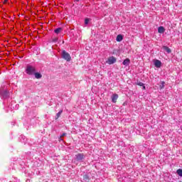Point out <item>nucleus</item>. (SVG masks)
Masks as SVG:
<instances>
[{
    "label": "nucleus",
    "mask_w": 182,
    "mask_h": 182,
    "mask_svg": "<svg viewBox=\"0 0 182 182\" xmlns=\"http://www.w3.org/2000/svg\"><path fill=\"white\" fill-rule=\"evenodd\" d=\"M26 72L27 75H34L35 72H36V68L32 65H27Z\"/></svg>",
    "instance_id": "nucleus-1"
},
{
    "label": "nucleus",
    "mask_w": 182,
    "mask_h": 182,
    "mask_svg": "<svg viewBox=\"0 0 182 182\" xmlns=\"http://www.w3.org/2000/svg\"><path fill=\"white\" fill-rule=\"evenodd\" d=\"M63 59H65V60H67V62H70L72 57H70V54L69 53L66 52L65 50L63 51Z\"/></svg>",
    "instance_id": "nucleus-2"
},
{
    "label": "nucleus",
    "mask_w": 182,
    "mask_h": 182,
    "mask_svg": "<svg viewBox=\"0 0 182 182\" xmlns=\"http://www.w3.org/2000/svg\"><path fill=\"white\" fill-rule=\"evenodd\" d=\"M116 58L111 56L108 58V60L106 61V63L108 65H113L114 63H116Z\"/></svg>",
    "instance_id": "nucleus-3"
},
{
    "label": "nucleus",
    "mask_w": 182,
    "mask_h": 182,
    "mask_svg": "<svg viewBox=\"0 0 182 182\" xmlns=\"http://www.w3.org/2000/svg\"><path fill=\"white\" fill-rule=\"evenodd\" d=\"M85 159L84 154H77L75 155V159L77 161H82Z\"/></svg>",
    "instance_id": "nucleus-4"
},
{
    "label": "nucleus",
    "mask_w": 182,
    "mask_h": 182,
    "mask_svg": "<svg viewBox=\"0 0 182 182\" xmlns=\"http://www.w3.org/2000/svg\"><path fill=\"white\" fill-rule=\"evenodd\" d=\"M117 99H119V95L117 94H114L112 97V102L113 103H116V102H117Z\"/></svg>",
    "instance_id": "nucleus-5"
},
{
    "label": "nucleus",
    "mask_w": 182,
    "mask_h": 182,
    "mask_svg": "<svg viewBox=\"0 0 182 182\" xmlns=\"http://www.w3.org/2000/svg\"><path fill=\"white\" fill-rule=\"evenodd\" d=\"M122 64H123L124 66H129V65H130V59H129V58L125 59V60L123 61Z\"/></svg>",
    "instance_id": "nucleus-6"
},
{
    "label": "nucleus",
    "mask_w": 182,
    "mask_h": 182,
    "mask_svg": "<svg viewBox=\"0 0 182 182\" xmlns=\"http://www.w3.org/2000/svg\"><path fill=\"white\" fill-rule=\"evenodd\" d=\"M156 68H161V61L156 60L154 63Z\"/></svg>",
    "instance_id": "nucleus-7"
},
{
    "label": "nucleus",
    "mask_w": 182,
    "mask_h": 182,
    "mask_svg": "<svg viewBox=\"0 0 182 182\" xmlns=\"http://www.w3.org/2000/svg\"><path fill=\"white\" fill-rule=\"evenodd\" d=\"M136 85L138 86H142L143 90H146V86H144V84L143 82L137 81Z\"/></svg>",
    "instance_id": "nucleus-8"
},
{
    "label": "nucleus",
    "mask_w": 182,
    "mask_h": 182,
    "mask_svg": "<svg viewBox=\"0 0 182 182\" xmlns=\"http://www.w3.org/2000/svg\"><path fill=\"white\" fill-rule=\"evenodd\" d=\"M116 41H117V42H122V41H123V36H122L120 34L118 35L117 36Z\"/></svg>",
    "instance_id": "nucleus-9"
},
{
    "label": "nucleus",
    "mask_w": 182,
    "mask_h": 182,
    "mask_svg": "<svg viewBox=\"0 0 182 182\" xmlns=\"http://www.w3.org/2000/svg\"><path fill=\"white\" fill-rule=\"evenodd\" d=\"M165 31H166V29H164V27H163V26H160L158 28L159 33H163Z\"/></svg>",
    "instance_id": "nucleus-10"
},
{
    "label": "nucleus",
    "mask_w": 182,
    "mask_h": 182,
    "mask_svg": "<svg viewBox=\"0 0 182 182\" xmlns=\"http://www.w3.org/2000/svg\"><path fill=\"white\" fill-rule=\"evenodd\" d=\"M34 76L36 79H41L42 77V74L39 73H34Z\"/></svg>",
    "instance_id": "nucleus-11"
},
{
    "label": "nucleus",
    "mask_w": 182,
    "mask_h": 182,
    "mask_svg": "<svg viewBox=\"0 0 182 182\" xmlns=\"http://www.w3.org/2000/svg\"><path fill=\"white\" fill-rule=\"evenodd\" d=\"M163 49L167 52V53H171V49L168 48V46H164Z\"/></svg>",
    "instance_id": "nucleus-12"
},
{
    "label": "nucleus",
    "mask_w": 182,
    "mask_h": 182,
    "mask_svg": "<svg viewBox=\"0 0 182 182\" xmlns=\"http://www.w3.org/2000/svg\"><path fill=\"white\" fill-rule=\"evenodd\" d=\"M62 31H63L62 28H58L54 30V32H55V33L58 34V33H60V32H62Z\"/></svg>",
    "instance_id": "nucleus-13"
},
{
    "label": "nucleus",
    "mask_w": 182,
    "mask_h": 182,
    "mask_svg": "<svg viewBox=\"0 0 182 182\" xmlns=\"http://www.w3.org/2000/svg\"><path fill=\"white\" fill-rule=\"evenodd\" d=\"M62 113H63V110H62V109L60 111H59L58 113H57V115H56V117H55V120H58V119L59 117H60V115L62 114Z\"/></svg>",
    "instance_id": "nucleus-14"
},
{
    "label": "nucleus",
    "mask_w": 182,
    "mask_h": 182,
    "mask_svg": "<svg viewBox=\"0 0 182 182\" xmlns=\"http://www.w3.org/2000/svg\"><path fill=\"white\" fill-rule=\"evenodd\" d=\"M3 96H4V97H9V92H8V91H4V92H3Z\"/></svg>",
    "instance_id": "nucleus-15"
},
{
    "label": "nucleus",
    "mask_w": 182,
    "mask_h": 182,
    "mask_svg": "<svg viewBox=\"0 0 182 182\" xmlns=\"http://www.w3.org/2000/svg\"><path fill=\"white\" fill-rule=\"evenodd\" d=\"M176 173L178 174V176H180V177H182V169L179 168L176 171Z\"/></svg>",
    "instance_id": "nucleus-16"
},
{
    "label": "nucleus",
    "mask_w": 182,
    "mask_h": 182,
    "mask_svg": "<svg viewBox=\"0 0 182 182\" xmlns=\"http://www.w3.org/2000/svg\"><path fill=\"white\" fill-rule=\"evenodd\" d=\"M165 82L164 81H161V85L159 86L160 89H164V85H165Z\"/></svg>",
    "instance_id": "nucleus-17"
},
{
    "label": "nucleus",
    "mask_w": 182,
    "mask_h": 182,
    "mask_svg": "<svg viewBox=\"0 0 182 182\" xmlns=\"http://www.w3.org/2000/svg\"><path fill=\"white\" fill-rule=\"evenodd\" d=\"M83 180H84L85 181H89V176H87V175H84V176H83Z\"/></svg>",
    "instance_id": "nucleus-18"
},
{
    "label": "nucleus",
    "mask_w": 182,
    "mask_h": 182,
    "mask_svg": "<svg viewBox=\"0 0 182 182\" xmlns=\"http://www.w3.org/2000/svg\"><path fill=\"white\" fill-rule=\"evenodd\" d=\"M58 41H59V38H54L52 39V42H58Z\"/></svg>",
    "instance_id": "nucleus-19"
},
{
    "label": "nucleus",
    "mask_w": 182,
    "mask_h": 182,
    "mask_svg": "<svg viewBox=\"0 0 182 182\" xmlns=\"http://www.w3.org/2000/svg\"><path fill=\"white\" fill-rule=\"evenodd\" d=\"M85 25H87V23H89V18H85Z\"/></svg>",
    "instance_id": "nucleus-20"
},
{
    "label": "nucleus",
    "mask_w": 182,
    "mask_h": 182,
    "mask_svg": "<svg viewBox=\"0 0 182 182\" xmlns=\"http://www.w3.org/2000/svg\"><path fill=\"white\" fill-rule=\"evenodd\" d=\"M66 133H63L62 135H60V137H65V136H66Z\"/></svg>",
    "instance_id": "nucleus-21"
},
{
    "label": "nucleus",
    "mask_w": 182,
    "mask_h": 182,
    "mask_svg": "<svg viewBox=\"0 0 182 182\" xmlns=\"http://www.w3.org/2000/svg\"><path fill=\"white\" fill-rule=\"evenodd\" d=\"M63 140V139H62V137L60 136V137L58 138V141H62Z\"/></svg>",
    "instance_id": "nucleus-22"
},
{
    "label": "nucleus",
    "mask_w": 182,
    "mask_h": 182,
    "mask_svg": "<svg viewBox=\"0 0 182 182\" xmlns=\"http://www.w3.org/2000/svg\"><path fill=\"white\" fill-rule=\"evenodd\" d=\"M8 2V0H4V4H6Z\"/></svg>",
    "instance_id": "nucleus-23"
},
{
    "label": "nucleus",
    "mask_w": 182,
    "mask_h": 182,
    "mask_svg": "<svg viewBox=\"0 0 182 182\" xmlns=\"http://www.w3.org/2000/svg\"><path fill=\"white\" fill-rule=\"evenodd\" d=\"M76 2H79V1H80V0H75Z\"/></svg>",
    "instance_id": "nucleus-24"
}]
</instances>
